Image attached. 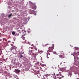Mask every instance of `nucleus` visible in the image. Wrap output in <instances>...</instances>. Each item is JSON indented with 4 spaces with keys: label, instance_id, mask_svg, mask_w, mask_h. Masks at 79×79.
Listing matches in <instances>:
<instances>
[{
    "label": "nucleus",
    "instance_id": "1",
    "mask_svg": "<svg viewBox=\"0 0 79 79\" xmlns=\"http://www.w3.org/2000/svg\"><path fill=\"white\" fill-rule=\"evenodd\" d=\"M66 69V68L65 67H63L62 68H61L60 69L58 70V72L60 73H59L58 74H56L57 76H61L62 77H63L64 76L61 75V73L60 71H61L62 73Z\"/></svg>",
    "mask_w": 79,
    "mask_h": 79
},
{
    "label": "nucleus",
    "instance_id": "2",
    "mask_svg": "<svg viewBox=\"0 0 79 79\" xmlns=\"http://www.w3.org/2000/svg\"><path fill=\"white\" fill-rule=\"evenodd\" d=\"M60 53L61 55L59 56L60 57L62 58H64V54L63 52L61 51L60 52Z\"/></svg>",
    "mask_w": 79,
    "mask_h": 79
},
{
    "label": "nucleus",
    "instance_id": "3",
    "mask_svg": "<svg viewBox=\"0 0 79 79\" xmlns=\"http://www.w3.org/2000/svg\"><path fill=\"white\" fill-rule=\"evenodd\" d=\"M21 38L22 39V42H23V44L26 43V40H25V37H24V35H22Z\"/></svg>",
    "mask_w": 79,
    "mask_h": 79
},
{
    "label": "nucleus",
    "instance_id": "4",
    "mask_svg": "<svg viewBox=\"0 0 79 79\" xmlns=\"http://www.w3.org/2000/svg\"><path fill=\"white\" fill-rule=\"evenodd\" d=\"M53 47H49V48H48V52L49 53V52H52V50H53Z\"/></svg>",
    "mask_w": 79,
    "mask_h": 79
},
{
    "label": "nucleus",
    "instance_id": "5",
    "mask_svg": "<svg viewBox=\"0 0 79 79\" xmlns=\"http://www.w3.org/2000/svg\"><path fill=\"white\" fill-rule=\"evenodd\" d=\"M15 72L17 74H19V72H20V70H18V69H15Z\"/></svg>",
    "mask_w": 79,
    "mask_h": 79
},
{
    "label": "nucleus",
    "instance_id": "6",
    "mask_svg": "<svg viewBox=\"0 0 79 79\" xmlns=\"http://www.w3.org/2000/svg\"><path fill=\"white\" fill-rule=\"evenodd\" d=\"M33 49V48H29V51L30 52H31L33 53H34V51L32 50Z\"/></svg>",
    "mask_w": 79,
    "mask_h": 79
},
{
    "label": "nucleus",
    "instance_id": "7",
    "mask_svg": "<svg viewBox=\"0 0 79 79\" xmlns=\"http://www.w3.org/2000/svg\"><path fill=\"white\" fill-rule=\"evenodd\" d=\"M36 6H35V4H33V6L32 7V9H33V10H35V9H36Z\"/></svg>",
    "mask_w": 79,
    "mask_h": 79
},
{
    "label": "nucleus",
    "instance_id": "8",
    "mask_svg": "<svg viewBox=\"0 0 79 79\" xmlns=\"http://www.w3.org/2000/svg\"><path fill=\"white\" fill-rule=\"evenodd\" d=\"M15 48H16V47L15 46H13L10 48V50L11 51H12L13 50H14Z\"/></svg>",
    "mask_w": 79,
    "mask_h": 79
},
{
    "label": "nucleus",
    "instance_id": "9",
    "mask_svg": "<svg viewBox=\"0 0 79 79\" xmlns=\"http://www.w3.org/2000/svg\"><path fill=\"white\" fill-rule=\"evenodd\" d=\"M76 52H75L73 53V56H74V59H75V58H76V56H75V55H76Z\"/></svg>",
    "mask_w": 79,
    "mask_h": 79
},
{
    "label": "nucleus",
    "instance_id": "10",
    "mask_svg": "<svg viewBox=\"0 0 79 79\" xmlns=\"http://www.w3.org/2000/svg\"><path fill=\"white\" fill-rule=\"evenodd\" d=\"M48 55H49V56H50V54L48 53V54L47 55V58H49V57L48 56Z\"/></svg>",
    "mask_w": 79,
    "mask_h": 79
},
{
    "label": "nucleus",
    "instance_id": "11",
    "mask_svg": "<svg viewBox=\"0 0 79 79\" xmlns=\"http://www.w3.org/2000/svg\"><path fill=\"white\" fill-rule=\"evenodd\" d=\"M55 73H51V75H52V76H53V77H54L53 76H55Z\"/></svg>",
    "mask_w": 79,
    "mask_h": 79
},
{
    "label": "nucleus",
    "instance_id": "12",
    "mask_svg": "<svg viewBox=\"0 0 79 79\" xmlns=\"http://www.w3.org/2000/svg\"><path fill=\"white\" fill-rule=\"evenodd\" d=\"M33 48L35 49V50H36V51H37V48L35 47V46H33Z\"/></svg>",
    "mask_w": 79,
    "mask_h": 79
},
{
    "label": "nucleus",
    "instance_id": "13",
    "mask_svg": "<svg viewBox=\"0 0 79 79\" xmlns=\"http://www.w3.org/2000/svg\"><path fill=\"white\" fill-rule=\"evenodd\" d=\"M30 11L31 12V13H34L35 11L32 10H30Z\"/></svg>",
    "mask_w": 79,
    "mask_h": 79
},
{
    "label": "nucleus",
    "instance_id": "14",
    "mask_svg": "<svg viewBox=\"0 0 79 79\" xmlns=\"http://www.w3.org/2000/svg\"><path fill=\"white\" fill-rule=\"evenodd\" d=\"M11 15H12V14H10L8 16V18H10L11 16Z\"/></svg>",
    "mask_w": 79,
    "mask_h": 79
},
{
    "label": "nucleus",
    "instance_id": "15",
    "mask_svg": "<svg viewBox=\"0 0 79 79\" xmlns=\"http://www.w3.org/2000/svg\"><path fill=\"white\" fill-rule=\"evenodd\" d=\"M12 35H15V31H13L12 32Z\"/></svg>",
    "mask_w": 79,
    "mask_h": 79
},
{
    "label": "nucleus",
    "instance_id": "16",
    "mask_svg": "<svg viewBox=\"0 0 79 79\" xmlns=\"http://www.w3.org/2000/svg\"><path fill=\"white\" fill-rule=\"evenodd\" d=\"M22 57H23V55H21L19 56V58H21Z\"/></svg>",
    "mask_w": 79,
    "mask_h": 79
},
{
    "label": "nucleus",
    "instance_id": "17",
    "mask_svg": "<svg viewBox=\"0 0 79 79\" xmlns=\"http://www.w3.org/2000/svg\"><path fill=\"white\" fill-rule=\"evenodd\" d=\"M74 48H75V50H78L79 49V48H77L76 47H75Z\"/></svg>",
    "mask_w": 79,
    "mask_h": 79
},
{
    "label": "nucleus",
    "instance_id": "18",
    "mask_svg": "<svg viewBox=\"0 0 79 79\" xmlns=\"http://www.w3.org/2000/svg\"><path fill=\"white\" fill-rule=\"evenodd\" d=\"M77 59V60H79V57H78L77 56H76V58H75L74 60H76Z\"/></svg>",
    "mask_w": 79,
    "mask_h": 79
},
{
    "label": "nucleus",
    "instance_id": "19",
    "mask_svg": "<svg viewBox=\"0 0 79 79\" xmlns=\"http://www.w3.org/2000/svg\"><path fill=\"white\" fill-rule=\"evenodd\" d=\"M79 55V52H77V53L76 54L77 56L78 55Z\"/></svg>",
    "mask_w": 79,
    "mask_h": 79
},
{
    "label": "nucleus",
    "instance_id": "20",
    "mask_svg": "<svg viewBox=\"0 0 79 79\" xmlns=\"http://www.w3.org/2000/svg\"><path fill=\"white\" fill-rule=\"evenodd\" d=\"M58 79H61L62 77H58Z\"/></svg>",
    "mask_w": 79,
    "mask_h": 79
},
{
    "label": "nucleus",
    "instance_id": "21",
    "mask_svg": "<svg viewBox=\"0 0 79 79\" xmlns=\"http://www.w3.org/2000/svg\"><path fill=\"white\" fill-rule=\"evenodd\" d=\"M61 64H62V62H60L59 63V65H61Z\"/></svg>",
    "mask_w": 79,
    "mask_h": 79
},
{
    "label": "nucleus",
    "instance_id": "22",
    "mask_svg": "<svg viewBox=\"0 0 79 79\" xmlns=\"http://www.w3.org/2000/svg\"><path fill=\"white\" fill-rule=\"evenodd\" d=\"M40 52H41V53H42V52H44L42 51H40Z\"/></svg>",
    "mask_w": 79,
    "mask_h": 79
},
{
    "label": "nucleus",
    "instance_id": "23",
    "mask_svg": "<svg viewBox=\"0 0 79 79\" xmlns=\"http://www.w3.org/2000/svg\"><path fill=\"white\" fill-rule=\"evenodd\" d=\"M47 74H46V75H45V76H46V77H47Z\"/></svg>",
    "mask_w": 79,
    "mask_h": 79
},
{
    "label": "nucleus",
    "instance_id": "24",
    "mask_svg": "<svg viewBox=\"0 0 79 79\" xmlns=\"http://www.w3.org/2000/svg\"><path fill=\"white\" fill-rule=\"evenodd\" d=\"M40 69H42V68L41 67H40Z\"/></svg>",
    "mask_w": 79,
    "mask_h": 79
},
{
    "label": "nucleus",
    "instance_id": "25",
    "mask_svg": "<svg viewBox=\"0 0 79 79\" xmlns=\"http://www.w3.org/2000/svg\"><path fill=\"white\" fill-rule=\"evenodd\" d=\"M11 46H13V44H11Z\"/></svg>",
    "mask_w": 79,
    "mask_h": 79
},
{
    "label": "nucleus",
    "instance_id": "26",
    "mask_svg": "<svg viewBox=\"0 0 79 79\" xmlns=\"http://www.w3.org/2000/svg\"><path fill=\"white\" fill-rule=\"evenodd\" d=\"M72 55H74V54H72Z\"/></svg>",
    "mask_w": 79,
    "mask_h": 79
},
{
    "label": "nucleus",
    "instance_id": "27",
    "mask_svg": "<svg viewBox=\"0 0 79 79\" xmlns=\"http://www.w3.org/2000/svg\"><path fill=\"white\" fill-rule=\"evenodd\" d=\"M77 79H79V78H77Z\"/></svg>",
    "mask_w": 79,
    "mask_h": 79
},
{
    "label": "nucleus",
    "instance_id": "28",
    "mask_svg": "<svg viewBox=\"0 0 79 79\" xmlns=\"http://www.w3.org/2000/svg\"><path fill=\"white\" fill-rule=\"evenodd\" d=\"M54 45H53V46L54 47Z\"/></svg>",
    "mask_w": 79,
    "mask_h": 79
},
{
    "label": "nucleus",
    "instance_id": "29",
    "mask_svg": "<svg viewBox=\"0 0 79 79\" xmlns=\"http://www.w3.org/2000/svg\"><path fill=\"white\" fill-rule=\"evenodd\" d=\"M9 42H10V41H9Z\"/></svg>",
    "mask_w": 79,
    "mask_h": 79
},
{
    "label": "nucleus",
    "instance_id": "30",
    "mask_svg": "<svg viewBox=\"0 0 79 79\" xmlns=\"http://www.w3.org/2000/svg\"><path fill=\"white\" fill-rule=\"evenodd\" d=\"M1 51L0 50V52Z\"/></svg>",
    "mask_w": 79,
    "mask_h": 79
}]
</instances>
